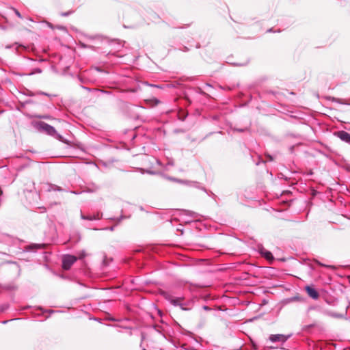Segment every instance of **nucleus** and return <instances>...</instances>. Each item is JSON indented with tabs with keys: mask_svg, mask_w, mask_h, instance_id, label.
Returning a JSON list of instances; mask_svg holds the SVG:
<instances>
[{
	"mask_svg": "<svg viewBox=\"0 0 350 350\" xmlns=\"http://www.w3.org/2000/svg\"><path fill=\"white\" fill-rule=\"evenodd\" d=\"M21 171L25 174H46L49 167L36 162L29 161L25 165L21 167Z\"/></svg>",
	"mask_w": 350,
	"mask_h": 350,
	"instance_id": "obj_1",
	"label": "nucleus"
},
{
	"mask_svg": "<svg viewBox=\"0 0 350 350\" xmlns=\"http://www.w3.org/2000/svg\"><path fill=\"white\" fill-rule=\"evenodd\" d=\"M162 295L165 299L168 300L174 306H178L182 310H186L183 304L180 303L182 298H174L168 292L165 291L162 292Z\"/></svg>",
	"mask_w": 350,
	"mask_h": 350,
	"instance_id": "obj_2",
	"label": "nucleus"
},
{
	"mask_svg": "<svg viewBox=\"0 0 350 350\" xmlns=\"http://www.w3.org/2000/svg\"><path fill=\"white\" fill-rule=\"evenodd\" d=\"M77 261V258L72 255H66L62 259V267L65 270H68L71 266Z\"/></svg>",
	"mask_w": 350,
	"mask_h": 350,
	"instance_id": "obj_3",
	"label": "nucleus"
},
{
	"mask_svg": "<svg viewBox=\"0 0 350 350\" xmlns=\"http://www.w3.org/2000/svg\"><path fill=\"white\" fill-rule=\"evenodd\" d=\"M291 335H284V334H271L269 336V340L272 342H285L289 338Z\"/></svg>",
	"mask_w": 350,
	"mask_h": 350,
	"instance_id": "obj_4",
	"label": "nucleus"
},
{
	"mask_svg": "<svg viewBox=\"0 0 350 350\" xmlns=\"http://www.w3.org/2000/svg\"><path fill=\"white\" fill-rule=\"evenodd\" d=\"M305 289L308 295L314 299H317L319 297V293L312 287L306 286Z\"/></svg>",
	"mask_w": 350,
	"mask_h": 350,
	"instance_id": "obj_5",
	"label": "nucleus"
},
{
	"mask_svg": "<svg viewBox=\"0 0 350 350\" xmlns=\"http://www.w3.org/2000/svg\"><path fill=\"white\" fill-rule=\"evenodd\" d=\"M338 136L342 141L350 143V134L345 131H340L338 133Z\"/></svg>",
	"mask_w": 350,
	"mask_h": 350,
	"instance_id": "obj_6",
	"label": "nucleus"
},
{
	"mask_svg": "<svg viewBox=\"0 0 350 350\" xmlns=\"http://www.w3.org/2000/svg\"><path fill=\"white\" fill-rule=\"evenodd\" d=\"M260 252L262 255L267 260H272L273 258L272 254L269 251L263 249Z\"/></svg>",
	"mask_w": 350,
	"mask_h": 350,
	"instance_id": "obj_7",
	"label": "nucleus"
},
{
	"mask_svg": "<svg viewBox=\"0 0 350 350\" xmlns=\"http://www.w3.org/2000/svg\"><path fill=\"white\" fill-rule=\"evenodd\" d=\"M43 128L48 133L51 135H53L55 133V129L52 126L47 124H44Z\"/></svg>",
	"mask_w": 350,
	"mask_h": 350,
	"instance_id": "obj_8",
	"label": "nucleus"
},
{
	"mask_svg": "<svg viewBox=\"0 0 350 350\" xmlns=\"http://www.w3.org/2000/svg\"><path fill=\"white\" fill-rule=\"evenodd\" d=\"M81 217L83 219H87V220L99 219V217L98 215L97 216H95V215L85 216V215H83L82 213L81 215Z\"/></svg>",
	"mask_w": 350,
	"mask_h": 350,
	"instance_id": "obj_9",
	"label": "nucleus"
},
{
	"mask_svg": "<svg viewBox=\"0 0 350 350\" xmlns=\"http://www.w3.org/2000/svg\"><path fill=\"white\" fill-rule=\"evenodd\" d=\"M167 178L170 181L178 182V183H183V184H186V185L188 184V183L186 182V181H183V180H182L180 179H178V178H174L172 176H167Z\"/></svg>",
	"mask_w": 350,
	"mask_h": 350,
	"instance_id": "obj_10",
	"label": "nucleus"
},
{
	"mask_svg": "<svg viewBox=\"0 0 350 350\" xmlns=\"http://www.w3.org/2000/svg\"><path fill=\"white\" fill-rule=\"evenodd\" d=\"M72 11H68V12L62 13L61 15L63 16H68L69 14H72Z\"/></svg>",
	"mask_w": 350,
	"mask_h": 350,
	"instance_id": "obj_11",
	"label": "nucleus"
},
{
	"mask_svg": "<svg viewBox=\"0 0 350 350\" xmlns=\"http://www.w3.org/2000/svg\"><path fill=\"white\" fill-rule=\"evenodd\" d=\"M14 12H15V14H16V16H17L18 17H19V18H22V16H21V15L20 12H19L17 10H15V9H14Z\"/></svg>",
	"mask_w": 350,
	"mask_h": 350,
	"instance_id": "obj_12",
	"label": "nucleus"
},
{
	"mask_svg": "<svg viewBox=\"0 0 350 350\" xmlns=\"http://www.w3.org/2000/svg\"><path fill=\"white\" fill-rule=\"evenodd\" d=\"M266 157L269 159V161H273V158L270 154H266Z\"/></svg>",
	"mask_w": 350,
	"mask_h": 350,
	"instance_id": "obj_13",
	"label": "nucleus"
},
{
	"mask_svg": "<svg viewBox=\"0 0 350 350\" xmlns=\"http://www.w3.org/2000/svg\"><path fill=\"white\" fill-rule=\"evenodd\" d=\"M321 266L323 267H327L326 265H323V264H320ZM328 267H332V266H327Z\"/></svg>",
	"mask_w": 350,
	"mask_h": 350,
	"instance_id": "obj_14",
	"label": "nucleus"
},
{
	"mask_svg": "<svg viewBox=\"0 0 350 350\" xmlns=\"http://www.w3.org/2000/svg\"><path fill=\"white\" fill-rule=\"evenodd\" d=\"M147 173L151 174L152 172L150 171H146Z\"/></svg>",
	"mask_w": 350,
	"mask_h": 350,
	"instance_id": "obj_15",
	"label": "nucleus"
}]
</instances>
